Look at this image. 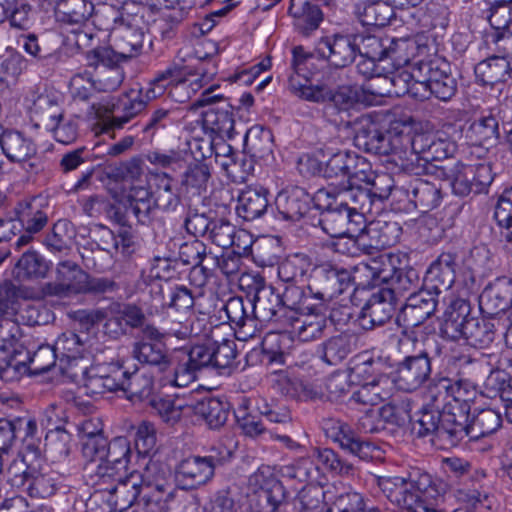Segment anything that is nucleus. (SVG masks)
I'll use <instances>...</instances> for the list:
<instances>
[{"mask_svg":"<svg viewBox=\"0 0 512 512\" xmlns=\"http://www.w3.org/2000/svg\"><path fill=\"white\" fill-rule=\"evenodd\" d=\"M197 73L199 77L191 80L187 84V79L184 77L183 69L180 66L173 65L168 67L165 71L159 73L149 84L145 90H130L125 93L120 99L116 108L118 114L113 115L104 122V129L106 132L113 129H120L128 123L133 117L142 112L148 101L156 99L164 94L166 89L170 87L169 95L178 102H184L185 99L177 97L178 91L186 89L188 86L193 93L209 84L217 73L216 67H198Z\"/></svg>","mask_w":512,"mask_h":512,"instance_id":"1","label":"nucleus"},{"mask_svg":"<svg viewBox=\"0 0 512 512\" xmlns=\"http://www.w3.org/2000/svg\"><path fill=\"white\" fill-rule=\"evenodd\" d=\"M377 486L400 512H443L439 503L443 500V484L421 468L412 467L403 477L379 476ZM453 512H465L456 509Z\"/></svg>","mask_w":512,"mask_h":512,"instance_id":"2","label":"nucleus"},{"mask_svg":"<svg viewBox=\"0 0 512 512\" xmlns=\"http://www.w3.org/2000/svg\"><path fill=\"white\" fill-rule=\"evenodd\" d=\"M423 342L414 330L407 328L401 332L398 348L404 354L397 364L394 383L403 391L412 392L422 387L431 377V358L422 349Z\"/></svg>","mask_w":512,"mask_h":512,"instance_id":"3","label":"nucleus"},{"mask_svg":"<svg viewBox=\"0 0 512 512\" xmlns=\"http://www.w3.org/2000/svg\"><path fill=\"white\" fill-rule=\"evenodd\" d=\"M353 280L350 270L324 263L312 269L307 288L315 300L320 303L329 302L350 289Z\"/></svg>","mask_w":512,"mask_h":512,"instance_id":"4","label":"nucleus"},{"mask_svg":"<svg viewBox=\"0 0 512 512\" xmlns=\"http://www.w3.org/2000/svg\"><path fill=\"white\" fill-rule=\"evenodd\" d=\"M218 85H211L204 90L199 98L192 104L193 108L212 105L216 102L217 106H210L202 113V125L206 131L224 138H232L234 134V118L232 107L220 94H213Z\"/></svg>","mask_w":512,"mask_h":512,"instance_id":"5","label":"nucleus"},{"mask_svg":"<svg viewBox=\"0 0 512 512\" xmlns=\"http://www.w3.org/2000/svg\"><path fill=\"white\" fill-rule=\"evenodd\" d=\"M211 353L210 345L204 344L175 352L173 374L169 375L168 381L175 387H187L196 381L200 371L212 368Z\"/></svg>","mask_w":512,"mask_h":512,"instance_id":"6","label":"nucleus"},{"mask_svg":"<svg viewBox=\"0 0 512 512\" xmlns=\"http://www.w3.org/2000/svg\"><path fill=\"white\" fill-rule=\"evenodd\" d=\"M222 464L218 455H189L176 464L175 478L184 489H197L210 483Z\"/></svg>","mask_w":512,"mask_h":512,"instance_id":"7","label":"nucleus"},{"mask_svg":"<svg viewBox=\"0 0 512 512\" xmlns=\"http://www.w3.org/2000/svg\"><path fill=\"white\" fill-rule=\"evenodd\" d=\"M154 472H160L156 463L147 466L143 474V484L139 488L135 482L131 485L133 493L129 505L135 501L136 507L142 512H160L163 504L171 495L170 485L165 480L164 473L153 480L151 475Z\"/></svg>","mask_w":512,"mask_h":512,"instance_id":"8","label":"nucleus"},{"mask_svg":"<svg viewBox=\"0 0 512 512\" xmlns=\"http://www.w3.org/2000/svg\"><path fill=\"white\" fill-rule=\"evenodd\" d=\"M354 135V144L360 150L374 155H389L395 149L390 132L382 130L369 115H361L348 122Z\"/></svg>","mask_w":512,"mask_h":512,"instance_id":"9","label":"nucleus"},{"mask_svg":"<svg viewBox=\"0 0 512 512\" xmlns=\"http://www.w3.org/2000/svg\"><path fill=\"white\" fill-rule=\"evenodd\" d=\"M319 224L331 237H339L360 231L365 217L358 212L351 213L349 206L336 199L321 212Z\"/></svg>","mask_w":512,"mask_h":512,"instance_id":"10","label":"nucleus"},{"mask_svg":"<svg viewBox=\"0 0 512 512\" xmlns=\"http://www.w3.org/2000/svg\"><path fill=\"white\" fill-rule=\"evenodd\" d=\"M132 355L141 364L149 365L155 370L162 386H172L168 377L173 374L174 353L168 354L162 341L139 340L133 344Z\"/></svg>","mask_w":512,"mask_h":512,"instance_id":"11","label":"nucleus"},{"mask_svg":"<svg viewBox=\"0 0 512 512\" xmlns=\"http://www.w3.org/2000/svg\"><path fill=\"white\" fill-rule=\"evenodd\" d=\"M353 34L335 33L319 39L314 54L325 60L331 67L345 68L356 58Z\"/></svg>","mask_w":512,"mask_h":512,"instance_id":"12","label":"nucleus"},{"mask_svg":"<svg viewBox=\"0 0 512 512\" xmlns=\"http://www.w3.org/2000/svg\"><path fill=\"white\" fill-rule=\"evenodd\" d=\"M465 437L470 439V396L449 404L441 416L440 439L455 446Z\"/></svg>","mask_w":512,"mask_h":512,"instance_id":"13","label":"nucleus"},{"mask_svg":"<svg viewBox=\"0 0 512 512\" xmlns=\"http://www.w3.org/2000/svg\"><path fill=\"white\" fill-rule=\"evenodd\" d=\"M87 273L70 260L61 261L56 267V280L46 283L42 291L46 296L69 297L85 291Z\"/></svg>","mask_w":512,"mask_h":512,"instance_id":"14","label":"nucleus"},{"mask_svg":"<svg viewBox=\"0 0 512 512\" xmlns=\"http://www.w3.org/2000/svg\"><path fill=\"white\" fill-rule=\"evenodd\" d=\"M369 163L355 152L342 150L332 153L323 169V176L329 181L366 180L365 171Z\"/></svg>","mask_w":512,"mask_h":512,"instance_id":"15","label":"nucleus"},{"mask_svg":"<svg viewBox=\"0 0 512 512\" xmlns=\"http://www.w3.org/2000/svg\"><path fill=\"white\" fill-rule=\"evenodd\" d=\"M427 387V398L433 408L444 410L449 404L459 402L471 394L472 383L468 379H450L435 375L430 377Z\"/></svg>","mask_w":512,"mask_h":512,"instance_id":"16","label":"nucleus"},{"mask_svg":"<svg viewBox=\"0 0 512 512\" xmlns=\"http://www.w3.org/2000/svg\"><path fill=\"white\" fill-rule=\"evenodd\" d=\"M397 298L393 290L382 288L365 302L358 316L359 325L365 330L384 325L393 316Z\"/></svg>","mask_w":512,"mask_h":512,"instance_id":"17","label":"nucleus"},{"mask_svg":"<svg viewBox=\"0 0 512 512\" xmlns=\"http://www.w3.org/2000/svg\"><path fill=\"white\" fill-rule=\"evenodd\" d=\"M438 295L430 288L410 293L401 308L399 319L404 321L407 328L420 326L434 314L438 304Z\"/></svg>","mask_w":512,"mask_h":512,"instance_id":"18","label":"nucleus"},{"mask_svg":"<svg viewBox=\"0 0 512 512\" xmlns=\"http://www.w3.org/2000/svg\"><path fill=\"white\" fill-rule=\"evenodd\" d=\"M424 75L428 77L430 92L436 99L448 102L457 93V80L450 72V66L446 61L432 59L422 63Z\"/></svg>","mask_w":512,"mask_h":512,"instance_id":"19","label":"nucleus"},{"mask_svg":"<svg viewBox=\"0 0 512 512\" xmlns=\"http://www.w3.org/2000/svg\"><path fill=\"white\" fill-rule=\"evenodd\" d=\"M512 305V280L497 278L489 283L479 296V308L483 315L494 317Z\"/></svg>","mask_w":512,"mask_h":512,"instance_id":"20","label":"nucleus"},{"mask_svg":"<svg viewBox=\"0 0 512 512\" xmlns=\"http://www.w3.org/2000/svg\"><path fill=\"white\" fill-rule=\"evenodd\" d=\"M16 217L25 233L18 237L16 246L27 245L32 240V235L40 232L48 223L47 213L40 208V199L21 201L14 209Z\"/></svg>","mask_w":512,"mask_h":512,"instance_id":"21","label":"nucleus"},{"mask_svg":"<svg viewBox=\"0 0 512 512\" xmlns=\"http://www.w3.org/2000/svg\"><path fill=\"white\" fill-rule=\"evenodd\" d=\"M312 198L301 187L294 186L283 189L275 198L278 213L285 220L299 221L310 210Z\"/></svg>","mask_w":512,"mask_h":512,"instance_id":"22","label":"nucleus"},{"mask_svg":"<svg viewBox=\"0 0 512 512\" xmlns=\"http://www.w3.org/2000/svg\"><path fill=\"white\" fill-rule=\"evenodd\" d=\"M328 187V195H333L339 202H344L349 206L351 213L358 212L364 216L366 212H370L374 204L368 188L354 185L352 180L332 181Z\"/></svg>","mask_w":512,"mask_h":512,"instance_id":"23","label":"nucleus"},{"mask_svg":"<svg viewBox=\"0 0 512 512\" xmlns=\"http://www.w3.org/2000/svg\"><path fill=\"white\" fill-rule=\"evenodd\" d=\"M457 254L451 251L441 253L426 272L428 288L440 294L448 291L455 282Z\"/></svg>","mask_w":512,"mask_h":512,"instance_id":"24","label":"nucleus"},{"mask_svg":"<svg viewBox=\"0 0 512 512\" xmlns=\"http://www.w3.org/2000/svg\"><path fill=\"white\" fill-rule=\"evenodd\" d=\"M87 469L93 472L89 475L92 484L98 486L100 490H106L110 494H114L120 486L122 494L130 492L128 484L133 476H127V469H118L116 464L109 463L106 460H101L97 465H91Z\"/></svg>","mask_w":512,"mask_h":512,"instance_id":"25","label":"nucleus"},{"mask_svg":"<svg viewBox=\"0 0 512 512\" xmlns=\"http://www.w3.org/2000/svg\"><path fill=\"white\" fill-rule=\"evenodd\" d=\"M229 322L234 325L235 335L238 340L247 341L254 337L257 330V322L255 320L252 309L245 304L242 297L230 298L225 306Z\"/></svg>","mask_w":512,"mask_h":512,"instance_id":"26","label":"nucleus"},{"mask_svg":"<svg viewBox=\"0 0 512 512\" xmlns=\"http://www.w3.org/2000/svg\"><path fill=\"white\" fill-rule=\"evenodd\" d=\"M247 304L252 309L256 322L278 321L280 313L285 311L280 294L272 286L257 288L253 299H247Z\"/></svg>","mask_w":512,"mask_h":512,"instance_id":"27","label":"nucleus"},{"mask_svg":"<svg viewBox=\"0 0 512 512\" xmlns=\"http://www.w3.org/2000/svg\"><path fill=\"white\" fill-rule=\"evenodd\" d=\"M400 191H403L409 202L422 213L437 208L442 200L441 189L434 183L420 178L412 180Z\"/></svg>","mask_w":512,"mask_h":512,"instance_id":"28","label":"nucleus"},{"mask_svg":"<svg viewBox=\"0 0 512 512\" xmlns=\"http://www.w3.org/2000/svg\"><path fill=\"white\" fill-rule=\"evenodd\" d=\"M112 46L123 61L136 57L141 53L144 43V32L141 28L125 25H112L110 28Z\"/></svg>","mask_w":512,"mask_h":512,"instance_id":"29","label":"nucleus"},{"mask_svg":"<svg viewBox=\"0 0 512 512\" xmlns=\"http://www.w3.org/2000/svg\"><path fill=\"white\" fill-rule=\"evenodd\" d=\"M268 190L262 186H248L240 192L236 211L245 221L262 217L269 208Z\"/></svg>","mask_w":512,"mask_h":512,"instance_id":"30","label":"nucleus"},{"mask_svg":"<svg viewBox=\"0 0 512 512\" xmlns=\"http://www.w3.org/2000/svg\"><path fill=\"white\" fill-rule=\"evenodd\" d=\"M465 138L472 145L487 150L496 146L500 138L499 120L491 113L481 115L468 126Z\"/></svg>","mask_w":512,"mask_h":512,"instance_id":"31","label":"nucleus"},{"mask_svg":"<svg viewBox=\"0 0 512 512\" xmlns=\"http://www.w3.org/2000/svg\"><path fill=\"white\" fill-rule=\"evenodd\" d=\"M0 147L4 155L11 161L20 163L35 156L37 146L34 141L22 132L3 130L0 132Z\"/></svg>","mask_w":512,"mask_h":512,"instance_id":"32","label":"nucleus"},{"mask_svg":"<svg viewBox=\"0 0 512 512\" xmlns=\"http://www.w3.org/2000/svg\"><path fill=\"white\" fill-rule=\"evenodd\" d=\"M328 424H330L328 429L333 431L332 437L344 451L361 460L370 457L371 444L361 440L349 424L334 419L329 420Z\"/></svg>","mask_w":512,"mask_h":512,"instance_id":"33","label":"nucleus"},{"mask_svg":"<svg viewBox=\"0 0 512 512\" xmlns=\"http://www.w3.org/2000/svg\"><path fill=\"white\" fill-rule=\"evenodd\" d=\"M399 270L394 266L392 258L386 254L372 258L369 262L359 263L354 267L355 273L369 277L368 284L373 285L390 283L392 286Z\"/></svg>","mask_w":512,"mask_h":512,"instance_id":"34","label":"nucleus"},{"mask_svg":"<svg viewBox=\"0 0 512 512\" xmlns=\"http://www.w3.org/2000/svg\"><path fill=\"white\" fill-rule=\"evenodd\" d=\"M153 181L154 205L164 211H174L181 202L174 179L165 172H150Z\"/></svg>","mask_w":512,"mask_h":512,"instance_id":"35","label":"nucleus"},{"mask_svg":"<svg viewBox=\"0 0 512 512\" xmlns=\"http://www.w3.org/2000/svg\"><path fill=\"white\" fill-rule=\"evenodd\" d=\"M477 79L485 86H491L512 79V61L489 56L475 66Z\"/></svg>","mask_w":512,"mask_h":512,"instance_id":"36","label":"nucleus"},{"mask_svg":"<svg viewBox=\"0 0 512 512\" xmlns=\"http://www.w3.org/2000/svg\"><path fill=\"white\" fill-rule=\"evenodd\" d=\"M193 413L205 420L211 429L222 427L229 416L230 405L215 397H205L187 406Z\"/></svg>","mask_w":512,"mask_h":512,"instance_id":"37","label":"nucleus"},{"mask_svg":"<svg viewBox=\"0 0 512 512\" xmlns=\"http://www.w3.org/2000/svg\"><path fill=\"white\" fill-rule=\"evenodd\" d=\"M288 12L294 18L297 31L305 36L316 30L322 21L319 7L307 0H291Z\"/></svg>","mask_w":512,"mask_h":512,"instance_id":"38","label":"nucleus"},{"mask_svg":"<svg viewBox=\"0 0 512 512\" xmlns=\"http://www.w3.org/2000/svg\"><path fill=\"white\" fill-rule=\"evenodd\" d=\"M211 180L210 166L203 160L189 163L180 176V189L192 195H201Z\"/></svg>","mask_w":512,"mask_h":512,"instance_id":"39","label":"nucleus"},{"mask_svg":"<svg viewBox=\"0 0 512 512\" xmlns=\"http://www.w3.org/2000/svg\"><path fill=\"white\" fill-rule=\"evenodd\" d=\"M361 234L366 236L368 245H371V254L375 250L393 246L399 237L400 228L397 223L374 221L361 227Z\"/></svg>","mask_w":512,"mask_h":512,"instance_id":"40","label":"nucleus"},{"mask_svg":"<svg viewBox=\"0 0 512 512\" xmlns=\"http://www.w3.org/2000/svg\"><path fill=\"white\" fill-rule=\"evenodd\" d=\"M151 295L160 308H174L177 311L188 312L195 304V296L185 286H176L165 297L163 287L160 284L151 285Z\"/></svg>","mask_w":512,"mask_h":512,"instance_id":"41","label":"nucleus"},{"mask_svg":"<svg viewBox=\"0 0 512 512\" xmlns=\"http://www.w3.org/2000/svg\"><path fill=\"white\" fill-rule=\"evenodd\" d=\"M32 119L36 121V126H42L48 129L57 121H62L63 110L57 99L49 94H39L30 107Z\"/></svg>","mask_w":512,"mask_h":512,"instance_id":"42","label":"nucleus"},{"mask_svg":"<svg viewBox=\"0 0 512 512\" xmlns=\"http://www.w3.org/2000/svg\"><path fill=\"white\" fill-rule=\"evenodd\" d=\"M355 13L363 26L375 27L386 26L395 15L392 4L382 0L358 4Z\"/></svg>","mask_w":512,"mask_h":512,"instance_id":"43","label":"nucleus"},{"mask_svg":"<svg viewBox=\"0 0 512 512\" xmlns=\"http://www.w3.org/2000/svg\"><path fill=\"white\" fill-rule=\"evenodd\" d=\"M495 338L494 324L484 317L469 316L464 326V341L466 344L483 349L488 347Z\"/></svg>","mask_w":512,"mask_h":512,"instance_id":"44","label":"nucleus"},{"mask_svg":"<svg viewBox=\"0 0 512 512\" xmlns=\"http://www.w3.org/2000/svg\"><path fill=\"white\" fill-rule=\"evenodd\" d=\"M316 307L312 311L300 313L301 315L292 320L291 326L293 332L303 342L316 340L323 335L327 326V320L324 315L315 312Z\"/></svg>","mask_w":512,"mask_h":512,"instance_id":"45","label":"nucleus"},{"mask_svg":"<svg viewBox=\"0 0 512 512\" xmlns=\"http://www.w3.org/2000/svg\"><path fill=\"white\" fill-rule=\"evenodd\" d=\"M502 424L501 414L491 408L475 410L470 417V440L476 441L495 433Z\"/></svg>","mask_w":512,"mask_h":512,"instance_id":"46","label":"nucleus"},{"mask_svg":"<svg viewBox=\"0 0 512 512\" xmlns=\"http://www.w3.org/2000/svg\"><path fill=\"white\" fill-rule=\"evenodd\" d=\"M30 497L49 498L57 491L56 474L50 470H44L40 465L31 470L30 478L25 487Z\"/></svg>","mask_w":512,"mask_h":512,"instance_id":"47","label":"nucleus"},{"mask_svg":"<svg viewBox=\"0 0 512 512\" xmlns=\"http://www.w3.org/2000/svg\"><path fill=\"white\" fill-rule=\"evenodd\" d=\"M275 388L284 396L291 399L308 401L320 398L321 394L309 384L296 377L280 373L274 384Z\"/></svg>","mask_w":512,"mask_h":512,"instance_id":"48","label":"nucleus"},{"mask_svg":"<svg viewBox=\"0 0 512 512\" xmlns=\"http://www.w3.org/2000/svg\"><path fill=\"white\" fill-rule=\"evenodd\" d=\"M352 351V336L344 333L330 337L319 348L322 360L329 365L340 364Z\"/></svg>","mask_w":512,"mask_h":512,"instance_id":"49","label":"nucleus"},{"mask_svg":"<svg viewBox=\"0 0 512 512\" xmlns=\"http://www.w3.org/2000/svg\"><path fill=\"white\" fill-rule=\"evenodd\" d=\"M48 271L47 261L36 251L23 253L14 268V273L19 280L43 278Z\"/></svg>","mask_w":512,"mask_h":512,"instance_id":"50","label":"nucleus"},{"mask_svg":"<svg viewBox=\"0 0 512 512\" xmlns=\"http://www.w3.org/2000/svg\"><path fill=\"white\" fill-rule=\"evenodd\" d=\"M310 263L308 257L295 254L283 260L278 266L279 279L287 284H304Z\"/></svg>","mask_w":512,"mask_h":512,"instance_id":"51","label":"nucleus"},{"mask_svg":"<svg viewBox=\"0 0 512 512\" xmlns=\"http://www.w3.org/2000/svg\"><path fill=\"white\" fill-rule=\"evenodd\" d=\"M280 297L284 308L291 311L304 313L317 307L316 303L311 302L313 295L305 293L303 284H287Z\"/></svg>","mask_w":512,"mask_h":512,"instance_id":"52","label":"nucleus"},{"mask_svg":"<svg viewBox=\"0 0 512 512\" xmlns=\"http://www.w3.org/2000/svg\"><path fill=\"white\" fill-rule=\"evenodd\" d=\"M149 13V8L141 3L126 1L118 12H113V25H125L144 29L147 21L145 15Z\"/></svg>","mask_w":512,"mask_h":512,"instance_id":"53","label":"nucleus"},{"mask_svg":"<svg viewBox=\"0 0 512 512\" xmlns=\"http://www.w3.org/2000/svg\"><path fill=\"white\" fill-rule=\"evenodd\" d=\"M212 350V369L220 374L230 373L237 356V347L234 340L225 339L222 342L210 344Z\"/></svg>","mask_w":512,"mask_h":512,"instance_id":"54","label":"nucleus"},{"mask_svg":"<svg viewBox=\"0 0 512 512\" xmlns=\"http://www.w3.org/2000/svg\"><path fill=\"white\" fill-rule=\"evenodd\" d=\"M21 430H23L24 433L21 438V456L39 462L42 455V441L41 436L39 435L36 420L33 418L24 419V424Z\"/></svg>","mask_w":512,"mask_h":512,"instance_id":"55","label":"nucleus"},{"mask_svg":"<svg viewBox=\"0 0 512 512\" xmlns=\"http://www.w3.org/2000/svg\"><path fill=\"white\" fill-rule=\"evenodd\" d=\"M353 234L334 237L335 240L331 242L330 247L337 253L351 257H357L361 254L371 255V245H368L366 236L361 233L357 236Z\"/></svg>","mask_w":512,"mask_h":512,"instance_id":"56","label":"nucleus"},{"mask_svg":"<svg viewBox=\"0 0 512 512\" xmlns=\"http://www.w3.org/2000/svg\"><path fill=\"white\" fill-rule=\"evenodd\" d=\"M58 12L62 20L71 24H83L92 15L93 4L86 0H60Z\"/></svg>","mask_w":512,"mask_h":512,"instance_id":"57","label":"nucleus"},{"mask_svg":"<svg viewBox=\"0 0 512 512\" xmlns=\"http://www.w3.org/2000/svg\"><path fill=\"white\" fill-rule=\"evenodd\" d=\"M356 55L372 60H385V39L369 34H353Z\"/></svg>","mask_w":512,"mask_h":512,"instance_id":"58","label":"nucleus"},{"mask_svg":"<svg viewBox=\"0 0 512 512\" xmlns=\"http://www.w3.org/2000/svg\"><path fill=\"white\" fill-rule=\"evenodd\" d=\"M10 302L2 297L0 291V353L4 354L2 349L7 345L11 344L14 340L18 339L21 335L19 324L13 320L9 311Z\"/></svg>","mask_w":512,"mask_h":512,"instance_id":"59","label":"nucleus"},{"mask_svg":"<svg viewBox=\"0 0 512 512\" xmlns=\"http://www.w3.org/2000/svg\"><path fill=\"white\" fill-rule=\"evenodd\" d=\"M325 493L322 487L307 485L303 487L294 499V507L300 512H321Z\"/></svg>","mask_w":512,"mask_h":512,"instance_id":"60","label":"nucleus"},{"mask_svg":"<svg viewBox=\"0 0 512 512\" xmlns=\"http://www.w3.org/2000/svg\"><path fill=\"white\" fill-rule=\"evenodd\" d=\"M86 66L94 70L109 69L123 62L121 56L113 46H99L87 51L85 55Z\"/></svg>","mask_w":512,"mask_h":512,"instance_id":"61","label":"nucleus"},{"mask_svg":"<svg viewBox=\"0 0 512 512\" xmlns=\"http://www.w3.org/2000/svg\"><path fill=\"white\" fill-rule=\"evenodd\" d=\"M331 94L329 102L332 103L333 108L338 111H348L356 104L363 101V90L356 85H342L336 90L331 88Z\"/></svg>","mask_w":512,"mask_h":512,"instance_id":"62","label":"nucleus"},{"mask_svg":"<svg viewBox=\"0 0 512 512\" xmlns=\"http://www.w3.org/2000/svg\"><path fill=\"white\" fill-rule=\"evenodd\" d=\"M488 20L493 29L512 31V0H491Z\"/></svg>","mask_w":512,"mask_h":512,"instance_id":"63","label":"nucleus"},{"mask_svg":"<svg viewBox=\"0 0 512 512\" xmlns=\"http://www.w3.org/2000/svg\"><path fill=\"white\" fill-rule=\"evenodd\" d=\"M284 499L281 483H274L269 489H261L254 498L255 512H275Z\"/></svg>","mask_w":512,"mask_h":512,"instance_id":"64","label":"nucleus"}]
</instances>
